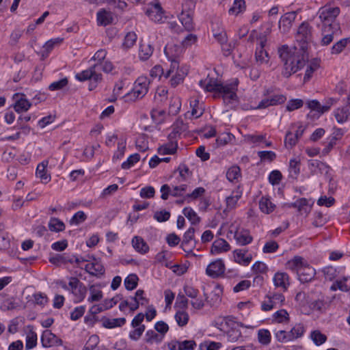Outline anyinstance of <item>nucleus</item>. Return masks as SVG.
Wrapping results in <instances>:
<instances>
[{"label":"nucleus","instance_id":"obj_60","mask_svg":"<svg viewBox=\"0 0 350 350\" xmlns=\"http://www.w3.org/2000/svg\"><path fill=\"white\" fill-rule=\"evenodd\" d=\"M134 329L129 333V338L134 341L138 340L145 330V325H141L138 327H133Z\"/></svg>","mask_w":350,"mask_h":350},{"label":"nucleus","instance_id":"obj_50","mask_svg":"<svg viewBox=\"0 0 350 350\" xmlns=\"http://www.w3.org/2000/svg\"><path fill=\"white\" fill-rule=\"evenodd\" d=\"M137 40V35L135 32L131 31L126 33L124 37L122 46L124 49H130L134 46Z\"/></svg>","mask_w":350,"mask_h":350},{"label":"nucleus","instance_id":"obj_59","mask_svg":"<svg viewBox=\"0 0 350 350\" xmlns=\"http://www.w3.org/2000/svg\"><path fill=\"white\" fill-rule=\"evenodd\" d=\"M99 342V338L96 335H92L87 341L83 350H96Z\"/></svg>","mask_w":350,"mask_h":350},{"label":"nucleus","instance_id":"obj_56","mask_svg":"<svg viewBox=\"0 0 350 350\" xmlns=\"http://www.w3.org/2000/svg\"><path fill=\"white\" fill-rule=\"evenodd\" d=\"M163 339L162 336H160L154 330H148L146 333L145 340L147 343L161 342Z\"/></svg>","mask_w":350,"mask_h":350},{"label":"nucleus","instance_id":"obj_41","mask_svg":"<svg viewBox=\"0 0 350 350\" xmlns=\"http://www.w3.org/2000/svg\"><path fill=\"white\" fill-rule=\"evenodd\" d=\"M241 198V194L239 192L236 191L233 192L232 194L226 198V210L230 211L235 208L239 198Z\"/></svg>","mask_w":350,"mask_h":350},{"label":"nucleus","instance_id":"obj_48","mask_svg":"<svg viewBox=\"0 0 350 350\" xmlns=\"http://www.w3.org/2000/svg\"><path fill=\"white\" fill-rule=\"evenodd\" d=\"M138 277L136 274H130L124 280L125 288L131 291L135 289L137 286Z\"/></svg>","mask_w":350,"mask_h":350},{"label":"nucleus","instance_id":"obj_54","mask_svg":"<svg viewBox=\"0 0 350 350\" xmlns=\"http://www.w3.org/2000/svg\"><path fill=\"white\" fill-rule=\"evenodd\" d=\"M175 319L179 326H185L188 323L189 314L185 310L178 311L175 314Z\"/></svg>","mask_w":350,"mask_h":350},{"label":"nucleus","instance_id":"obj_51","mask_svg":"<svg viewBox=\"0 0 350 350\" xmlns=\"http://www.w3.org/2000/svg\"><path fill=\"white\" fill-rule=\"evenodd\" d=\"M181 107V102L178 97L171 98L169 105V113L172 115H176L178 113Z\"/></svg>","mask_w":350,"mask_h":350},{"label":"nucleus","instance_id":"obj_30","mask_svg":"<svg viewBox=\"0 0 350 350\" xmlns=\"http://www.w3.org/2000/svg\"><path fill=\"white\" fill-rule=\"evenodd\" d=\"M334 114L336 121L340 124H342L348 120L350 116L349 107L345 106L338 108L334 111Z\"/></svg>","mask_w":350,"mask_h":350},{"label":"nucleus","instance_id":"obj_15","mask_svg":"<svg viewBox=\"0 0 350 350\" xmlns=\"http://www.w3.org/2000/svg\"><path fill=\"white\" fill-rule=\"evenodd\" d=\"M267 300H265L261 305L263 311H269L282 306L284 301V296L281 293H274L267 296Z\"/></svg>","mask_w":350,"mask_h":350},{"label":"nucleus","instance_id":"obj_21","mask_svg":"<svg viewBox=\"0 0 350 350\" xmlns=\"http://www.w3.org/2000/svg\"><path fill=\"white\" fill-rule=\"evenodd\" d=\"M316 271L313 267L308 265H304L298 271V277L303 283L310 282L314 277Z\"/></svg>","mask_w":350,"mask_h":350},{"label":"nucleus","instance_id":"obj_62","mask_svg":"<svg viewBox=\"0 0 350 350\" xmlns=\"http://www.w3.org/2000/svg\"><path fill=\"white\" fill-rule=\"evenodd\" d=\"M347 39H342L339 41H338L336 43H335L332 49H331V53L332 54H338L340 53L343 49L347 46Z\"/></svg>","mask_w":350,"mask_h":350},{"label":"nucleus","instance_id":"obj_34","mask_svg":"<svg viewBox=\"0 0 350 350\" xmlns=\"http://www.w3.org/2000/svg\"><path fill=\"white\" fill-rule=\"evenodd\" d=\"M259 208L260 211L266 214L272 213L275 205L271 201L268 197H262L259 202Z\"/></svg>","mask_w":350,"mask_h":350},{"label":"nucleus","instance_id":"obj_33","mask_svg":"<svg viewBox=\"0 0 350 350\" xmlns=\"http://www.w3.org/2000/svg\"><path fill=\"white\" fill-rule=\"evenodd\" d=\"M289 206L297 208L301 215L308 214L311 210V207L306 198H301L294 203H292Z\"/></svg>","mask_w":350,"mask_h":350},{"label":"nucleus","instance_id":"obj_5","mask_svg":"<svg viewBox=\"0 0 350 350\" xmlns=\"http://www.w3.org/2000/svg\"><path fill=\"white\" fill-rule=\"evenodd\" d=\"M318 27L321 28V38L320 44L321 46H327L330 44L335 36L340 33V28L338 23H332L331 25H320Z\"/></svg>","mask_w":350,"mask_h":350},{"label":"nucleus","instance_id":"obj_24","mask_svg":"<svg viewBox=\"0 0 350 350\" xmlns=\"http://www.w3.org/2000/svg\"><path fill=\"white\" fill-rule=\"evenodd\" d=\"M195 228L193 227L189 228L184 234L183 240L181 247L185 252H191L192 248L195 247V244H191L194 237Z\"/></svg>","mask_w":350,"mask_h":350},{"label":"nucleus","instance_id":"obj_53","mask_svg":"<svg viewBox=\"0 0 350 350\" xmlns=\"http://www.w3.org/2000/svg\"><path fill=\"white\" fill-rule=\"evenodd\" d=\"M37 345V334L33 331H29L26 336L25 348L28 349H33Z\"/></svg>","mask_w":350,"mask_h":350},{"label":"nucleus","instance_id":"obj_3","mask_svg":"<svg viewBox=\"0 0 350 350\" xmlns=\"http://www.w3.org/2000/svg\"><path fill=\"white\" fill-rule=\"evenodd\" d=\"M173 48L177 46L174 45H167L164 49V53L167 58L171 61L170 68L166 71L164 77H172L170 83L172 87H176L181 83L185 76L187 75V69L184 67H179V62L176 59V55L173 53Z\"/></svg>","mask_w":350,"mask_h":350},{"label":"nucleus","instance_id":"obj_63","mask_svg":"<svg viewBox=\"0 0 350 350\" xmlns=\"http://www.w3.org/2000/svg\"><path fill=\"white\" fill-rule=\"evenodd\" d=\"M68 85L67 78L62 79L50 84L49 89L51 91L59 90Z\"/></svg>","mask_w":350,"mask_h":350},{"label":"nucleus","instance_id":"obj_4","mask_svg":"<svg viewBox=\"0 0 350 350\" xmlns=\"http://www.w3.org/2000/svg\"><path fill=\"white\" fill-rule=\"evenodd\" d=\"M295 40L298 44L297 47L301 51H307L312 40V27L308 22L304 21L298 27Z\"/></svg>","mask_w":350,"mask_h":350},{"label":"nucleus","instance_id":"obj_13","mask_svg":"<svg viewBox=\"0 0 350 350\" xmlns=\"http://www.w3.org/2000/svg\"><path fill=\"white\" fill-rule=\"evenodd\" d=\"M256 36V38L259 40V47L256 49L255 57L256 62L262 64L267 62L268 53L264 49L265 45L267 42L266 35H258L256 30H253L250 34V37Z\"/></svg>","mask_w":350,"mask_h":350},{"label":"nucleus","instance_id":"obj_61","mask_svg":"<svg viewBox=\"0 0 350 350\" xmlns=\"http://www.w3.org/2000/svg\"><path fill=\"white\" fill-rule=\"evenodd\" d=\"M275 336L280 342H286L292 340L290 332L284 330L278 331L275 332Z\"/></svg>","mask_w":350,"mask_h":350},{"label":"nucleus","instance_id":"obj_55","mask_svg":"<svg viewBox=\"0 0 350 350\" xmlns=\"http://www.w3.org/2000/svg\"><path fill=\"white\" fill-rule=\"evenodd\" d=\"M187 130V125L184 124L183 120H178L173 125V133L170 135V137H172V134L174 135L176 134L180 135Z\"/></svg>","mask_w":350,"mask_h":350},{"label":"nucleus","instance_id":"obj_45","mask_svg":"<svg viewBox=\"0 0 350 350\" xmlns=\"http://www.w3.org/2000/svg\"><path fill=\"white\" fill-rule=\"evenodd\" d=\"M49 228L51 231L60 232L64 230L65 225L63 221H60L59 219L53 217L49 221Z\"/></svg>","mask_w":350,"mask_h":350},{"label":"nucleus","instance_id":"obj_43","mask_svg":"<svg viewBox=\"0 0 350 350\" xmlns=\"http://www.w3.org/2000/svg\"><path fill=\"white\" fill-rule=\"evenodd\" d=\"M271 333L268 329H259L258 332V339L260 344L267 345L271 342Z\"/></svg>","mask_w":350,"mask_h":350},{"label":"nucleus","instance_id":"obj_47","mask_svg":"<svg viewBox=\"0 0 350 350\" xmlns=\"http://www.w3.org/2000/svg\"><path fill=\"white\" fill-rule=\"evenodd\" d=\"M183 213L184 215L191 222L192 224H196L200 222V217L191 208H185L183 211Z\"/></svg>","mask_w":350,"mask_h":350},{"label":"nucleus","instance_id":"obj_52","mask_svg":"<svg viewBox=\"0 0 350 350\" xmlns=\"http://www.w3.org/2000/svg\"><path fill=\"white\" fill-rule=\"evenodd\" d=\"M205 297V301L211 306H217L221 301V297L219 295L215 292H212L210 296H208L206 293H204Z\"/></svg>","mask_w":350,"mask_h":350},{"label":"nucleus","instance_id":"obj_2","mask_svg":"<svg viewBox=\"0 0 350 350\" xmlns=\"http://www.w3.org/2000/svg\"><path fill=\"white\" fill-rule=\"evenodd\" d=\"M238 80L232 83L223 85L213 79L200 80L199 85L207 92H217L222 95L224 103L233 104L237 100L236 91L237 90Z\"/></svg>","mask_w":350,"mask_h":350},{"label":"nucleus","instance_id":"obj_49","mask_svg":"<svg viewBox=\"0 0 350 350\" xmlns=\"http://www.w3.org/2000/svg\"><path fill=\"white\" fill-rule=\"evenodd\" d=\"M241 177V170L237 165L230 167L226 172V178L230 182H232Z\"/></svg>","mask_w":350,"mask_h":350},{"label":"nucleus","instance_id":"obj_57","mask_svg":"<svg viewBox=\"0 0 350 350\" xmlns=\"http://www.w3.org/2000/svg\"><path fill=\"white\" fill-rule=\"evenodd\" d=\"M177 149V144L176 142H170L165 146L161 147L159 149V154H174L176 151Z\"/></svg>","mask_w":350,"mask_h":350},{"label":"nucleus","instance_id":"obj_35","mask_svg":"<svg viewBox=\"0 0 350 350\" xmlns=\"http://www.w3.org/2000/svg\"><path fill=\"white\" fill-rule=\"evenodd\" d=\"M62 41V39L59 38L51 39L47 41L43 46V51L42 52V59L46 58L48 56L49 53L53 50L54 46L57 44H60Z\"/></svg>","mask_w":350,"mask_h":350},{"label":"nucleus","instance_id":"obj_38","mask_svg":"<svg viewBox=\"0 0 350 350\" xmlns=\"http://www.w3.org/2000/svg\"><path fill=\"white\" fill-rule=\"evenodd\" d=\"M48 163V161H44L38 165L36 169V176L46 183L50 180V176L45 171Z\"/></svg>","mask_w":350,"mask_h":350},{"label":"nucleus","instance_id":"obj_16","mask_svg":"<svg viewBox=\"0 0 350 350\" xmlns=\"http://www.w3.org/2000/svg\"><path fill=\"white\" fill-rule=\"evenodd\" d=\"M146 14L148 17L155 23H164L166 17L164 16L163 9L159 2L151 4L150 8L147 10Z\"/></svg>","mask_w":350,"mask_h":350},{"label":"nucleus","instance_id":"obj_8","mask_svg":"<svg viewBox=\"0 0 350 350\" xmlns=\"http://www.w3.org/2000/svg\"><path fill=\"white\" fill-rule=\"evenodd\" d=\"M339 14L340 8L338 7L331 8L326 5L321 8L318 12L319 18L321 21L320 25L338 23L336 19Z\"/></svg>","mask_w":350,"mask_h":350},{"label":"nucleus","instance_id":"obj_18","mask_svg":"<svg viewBox=\"0 0 350 350\" xmlns=\"http://www.w3.org/2000/svg\"><path fill=\"white\" fill-rule=\"evenodd\" d=\"M296 16L297 14L295 12H291L284 14L280 18L279 29L282 33H286L290 31L296 18Z\"/></svg>","mask_w":350,"mask_h":350},{"label":"nucleus","instance_id":"obj_42","mask_svg":"<svg viewBox=\"0 0 350 350\" xmlns=\"http://www.w3.org/2000/svg\"><path fill=\"white\" fill-rule=\"evenodd\" d=\"M300 171V161L296 159H291L289 162V174L293 178H296Z\"/></svg>","mask_w":350,"mask_h":350},{"label":"nucleus","instance_id":"obj_39","mask_svg":"<svg viewBox=\"0 0 350 350\" xmlns=\"http://www.w3.org/2000/svg\"><path fill=\"white\" fill-rule=\"evenodd\" d=\"M126 323L125 318L118 319H107L103 321V325L106 328H114L116 327H120Z\"/></svg>","mask_w":350,"mask_h":350},{"label":"nucleus","instance_id":"obj_27","mask_svg":"<svg viewBox=\"0 0 350 350\" xmlns=\"http://www.w3.org/2000/svg\"><path fill=\"white\" fill-rule=\"evenodd\" d=\"M154 48L150 43L142 42L139 49V57L142 61L148 59L152 55Z\"/></svg>","mask_w":350,"mask_h":350},{"label":"nucleus","instance_id":"obj_10","mask_svg":"<svg viewBox=\"0 0 350 350\" xmlns=\"http://www.w3.org/2000/svg\"><path fill=\"white\" fill-rule=\"evenodd\" d=\"M149 85L150 80L148 77H139L135 82L132 92L129 93L128 95L135 98H142L147 94Z\"/></svg>","mask_w":350,"mask_h":350},{"label":"nucleus","instance_id":"obj_26","mask_svg":"<svg viewBox=\"0 0 350 350\" xmlns=\"http://www.w3.org/2000/svg\"><path fill=\"white\" fill-rule=\"evenodd\" d=\"M332 291H336L338 289L347 292L350 289V277L345 276L340 279L336 280L331 286Z\"/></svg>","mask_w":350,"mask_h":350},{"label":"nucleus","instance_id":"obj_40","mask_svg":"<svg viewBox=\"0 0 350 350\" xmlns=\"http://www.w3.org/2000/svg\"><path fill=\"white\" fill-rule=\"evenodd\" d=\"M90 296L88 297L89 302L98 301L103 298V292L95 285H92L90 287Z\"/></svg>","mask_w":350,"mask_h":350},{"label":"nucleus","instance_id":"obj_9","mask_svg":"<svg viewBox=\"0 0 350 350\" xmlns=\"http://www.w3.org/2000/svg\"><path fill=\"white\" fill-rule=\"evenodd\" d=\"M70 290H68L75 297V303L82 301L86 295L87 288L85 286L75 277H71L69 281Z\"/></svg>","mask_w":350,"mask_h":350},{"label":"nucleus","instance_id":"obj_37","mask_svg":"<svg viewBox=\"0 0 350 350\" xmlns=\"http://www.w3.org/2000/svg\"><path fill=\"white\" fill-rule=\"evenodd\" d=\"M304 259L299 256H295L293 259L288 260L286 263V267L293 271H296L298 273V271L300 268L303 267L304 265Z\"/></svg>","mask_w":350,"mask_h":350},{"label":"nucleus","instance_id":"obj_46","mask_svg":"<svg viewBox=\"0 0 350 350\" xmlns=\"http://www.w3.org/2000/svg\"><path fill=\"white\" fill-rule=\"evenodd\" d=\"M310 338L316 345L319 346L326 341L327 336L319 330H314L311 332Z\"/></svg>","mask_w":350,"mask_h":350},{"label":"nucleus","instance_id":"obj_1","mask_svg":"<svg viewBox=\"0 0 350 350\" xmlns=\"http://www.w3.org/2000/svg\"><path fill=\"white\" fill-rule=\"evenodd\" d=\"M278 54L284 63L282 75L286 78L303 68L308 60L307 51H301L297 46L282 45L278 48Z\"/></svg>","mask_w":350,"mask_h":350},{"label":"nucleus","instance_id":"obj_64","mask_svg":"<svg viewBox=\"0 0 350 350\" xmlns=\"http://www.w3.org/2000/svg\"><path fill=\"white\" fill-rule=\"evenodd\" d=\"M298 139L297 137L291 131L287 132L286 134L284 144L286 147L292 148L293 147L297 142Z\"/></svg>","mask_w":350,"mask_h":350},{"label":"nucleus","instance_id":"obj_20","mask_svg":"<svg viewBox=\"0 0 350 350\" xmlns=\"http://www.w3.org/2000/svg\"><path fill=\"white\" fill-rule=\"evenodd\" d=\"M273 282L276 288H280L284 291H286L290 285L288 275L284 272L275 273Z\"/></svg>","mask_w":350,"mask_h":350},{"label":"nucleus","instance_id":"obj_17","mask_svg":"<svg viewBox=\"0 0 350 350\" xmlns=\"http://www.w3.org/2000/svg\"><path fill=\"white\" fill-rule=\"evenodd\" d=\"M225 271V265L222 260L218 259L211 262L206 270L208 275L213 278H217L221 276Z\"/></svg>","mask_w":350,"mask_h":350},{"label":"nucleus","instance_id":"obj_28","mask_svg":"<svg viewBox=\"0 0 350 350\" xmlns=\"http://www.w3.org/2000/svg\"><path fill=\"white\" fill-rule=\"evenodd\" d=\"M132 245L135 250L140 254H144L149 251V246L140 237H134L132 239Z\"/></svg>","mask_w":350,"mask_h":350},{"label":"nucleus","instance_id":"obj_12","mask_svg":"<svg viewBox=\"0 0 350 350\" xmlns=\"http://www.w3.org/2000/svg\"><path fill=\"white\" fill-rule=\"evenodd\" d=\"M225 324L230 329L227 332L228 341L234 342L241 337V332L239 329L240 325L234 321L233 317H227L224 319Z\"/></svg>","mask_w":350,"mask_h":350},{"label":"nucleus","instance_id":"obj_22","mask_svg":"<svg viewBox=\"0 0 350 350\" xmlns=\"http://www.w3.org/2000/svg\"><path fill=\"white\" fill-rule=\"evenodd\" d=\"M234 238L237 244L240 245H246L252 241V237L249 230L240 228L237 229L234 233Z\"/></svg>","mask_w":350,"mask_h":350},{"label":"nucleus","instance_id":"obj_19","mask_svg":"<svg viewBox=\"0 0 350 350\" xmlns=\"http://www.w3.org/2000/svg\"><path fill=\"white\" fill-rule=\"evenodd\" d=\"M41 342L44 347H50L55 345H61L62 341L50 330H44L42 334Z\"/></svg>","mask_w":350,"mask_h":350},{"label":"nucleus","instance_id":"obj_36","mask_svg":"<svg viewBox=\"0 0 350 350\" xmlns=\"http://www.w3.org/2000/svg\"><path fill=\"white\" fill-rule=\"evenodd\" d=\"M245 2L244 0H234L232 6L229 9L230 15L237 16L245 10Z\"/></svg>","mask_w":350,"mask_h":350},{"label":"nucleus","instance_id":"obj_14","mask_svg":"<svg viewBox=\"0 0 350 350\" xmlns=\"http://www.w3.org/2000/svg\"><path fill=\"white\" fill-rule=\"evenodd\" d=\"M187 185L186 184H181L179 186H172V189L170 185L165 184L161 188V199L165 200L168 198L169 195L174 197L181 196L187 191Z\"/></svg>","mask_w":350,"mask_h":350},{"label":"nucleus","instance_id":"obj_29","mask_svg":"<svg viewBox=\"0 0 350 350\" xmlns=\"http://www.w3.org/2000/svg\"><path fill=\"white\" fill-rule=\"evenodd\" d=\"M85 269L92 275H97L98 274L102 275L105 273V269L103 265L96 260L92 263L87 264Z\"/></svg>","mask_w":350,"mask_h":350},{"label":"nucleus","instance_id":"obj_31","mask_svg":"<svg viewBox=\"0 0 350 350\" xmlns=\"http://www.w3.org/2000/svg\"><path fill=\"white\" fill-rule=\"evenodd\" d=\"M74 256H68L65 254H55L53 256L50 257L49 261L51 263L59 266L62 264L67 262L73 263Z\"/></svg>","mask_w":350,"mask_h":350},{"label":"nucleus","instance_id":"obj_25","mask_svg":"<svg viewBox=\"0 0 350 350\" xmlns=\"http://www.w3.org/2000/svg\"><path fill=\"white\" fill-rule=\"evenodd\" d=\"M230 250V246L228 243L221 238H219L213 243L211 247V253L213 254H218L221 252H228Z\"/></svg>","mask_w":350,"mask_h":350},{"label":"nucleus","instance_id":"obj_23","mask_svg":"<svg viewBox=\"0 0 350 350\" xmlns=\"http://www.w3.org/2000/svg\"><path fill=\"white\" fill-rule=\"evenodd\" d=\"M234 261L243 266H247L252 259V254H247V250L245 249H237L233 252Z\"/></svg>","mask_w":350,"mask_h":350},{"label":"nucleus","instance_id":"obj_32","mask_svg":"<svg viewBox=\"0 0 350 350\" xmlns=\"http://www.w3.org/2000/svg\"><path fill=\"white\" fill-rule=\"evenodd\" d=\"M113 16L110 12L104 9L100 10L97 13V21L98 25L106 26L112 23Z\"/></svg>","mask_w":350,"mask_h":350},{"label":"nucleus","instance_id":"obj_7","mask_svg":"<svg viewBox=\"0 0 350 350\" xmlns=\"http://www.w3.org/2000/svg\"><path fill=\"white\" fill-rule=\"evenodd\" d=\"M191 6H193V1L185 0V3L183 5V10L178 16L180 22L185 30L188 31H191L194 29L192 12L190 9Z\"/></svg>","mask_w":350,"mask_h":350},{"label":"nucleus","instance_id":"obj_58","mask_svg":"<svg viewBox=\"0 0 350 350\" xmlns=\"http://www.w3.org/2000/svg\"><path fill=\"white\" fill-rule=\"evenodd\" d=\"M290 335L292 340L296 338L301 337L304 332V325L301 324H296L289 331Z\"/></svg>","mask_w":350,"mask_h":350},{"label":"nucleus","instance_id":"obj_44","mask_svg":"<svg viewBox=\"0 0 350 350\" xmlns=\"http://www.w3.org/2000/svg\"><path fill=\"white\" fill-rule=\"evenodd\" d=\"M31 104L27 99L21 98L14 105V109L16 112L27 111L31 107Z\"/></svg>","mask_w":350,"mask_h":350},{"label":"nucleus","instance_id":"obj_6","mask_svg":"<svg viewBox=\"0 0 350 350\" xmlns=\"http://www.w3.org/2000/svg\"><path fill=\"white\" fill-rule=\"evenodd\" d=\"M100 66L98 64H94L89 69L82 71L80 73L76 75L75 77L80 81H85L86 80H92L94 82L91 83L89 90H92L96 86V83L102 80V75L98 72V70Z\"/></svg>","mask_w":350,"mask_h":350},{"label":"nucleus","instance_id":"obj_11","mask_svg":"<svg viewBox=\"0 0 350 350\" xmlns=\"http://www.w3.org/2000/svg\"><path fill=\"white\" fill-rule=\"evenodd\" d=\"M338 101V98H328L325 100L323 105H321L318 100H309L307 103L308 107L311 109V112L316 111L318 113V117L325 112L329 110L331 107Z\"/></svg>","mask_w":350,"mask_h":350}]
</instances>
